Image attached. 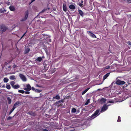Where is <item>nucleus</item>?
I'll list each match as a JSON object with an SVG mask.
<instances>
[{"label": "nucleus", "instance_id": "nucleus-1", "mask_svg": "<svg viewBox=\"0 0 131 131\" xmlns=\"http://www.w3.org/2000/svg\"><path fill=\"white\" fill-rule=\"evenodd\" d=\"M100 110H96L95 112L90 117V118L91 119H93L96 117L97 116H98L100 114Z\"/></svg>", "mask_w": 131, "mask_h": 131}, {"label": "nucleus", "instance_id": "nucleus-2", "mask_svg": "<svg viewBox=\"0 0 131 131\" xmlns=\"http://www.w3.org/2000/svg\"><path fill=\"white\" fill-rule=\"evenodd\" d=\"M111 105V104L107 105L106 104H104L103 106L101 108L100 112L102 113L106 111L107 109L108 106Z\"/></svg>", "mask_w": 131, "mask_h": 131}, {"label": "nucleus", "instance_id": "nucleus-3", "mask_svg": "<svg viewBox=\"0 0 131 131\" xmlns=\"http://www.w3.org/2000/svg\"><path fill=\"white\" fill-rule=\"evenodd\" d=\"M23 89L26 91H29L31 89L30 85L29 84H25L24 85Z\"/></svg>", "mask_w": 131, "mask_h": 131}, {"label": "nucleus", "instance_id": "nucleus-4", "mask_svg": "<svg viewBox=\"0 0 131 131\" xmlns=\"http://www.w3.org/2000/svg\"><path fill=\"white\" fill-rule=\"evenodd\" d=\"M28 15V11L26 12L25 13V17L20 20L21 21H23L26 20L27 18Z\"/></svg>", "mask_w": 131, "mask_h": 131}, {"label": "nucleus", "instance_id": "nucleus-5", "mask_svg": "<svg viewBox=\"0 0 131 131\" xmlns=\"http://www.w3.org/2000/svg\"><path fill=\"white\" fill-rule=\"evenodd\" d=\"M125 82L123 81H122L118 79L116 82V83L118 85H123L125 84Z\"/></svg>", "mask_w": 131, "mask_h": 131}, {"label": "nucleus", "instance_id": "nucleus-6", "mask_svg": "<svg viewBox=\"0 0 131 131\" xmlns=\"http://www.w3.org/2000/svg\"><path fill=\"white\" fill-rule=\"evenodd\" d=\"M7 29L6 27L3 25H2L0 26V30L2 31H4Z\"/></svg>", "mask_w": 131, "mask_h": 131}, {"label": "nucleus", "instance_id": "nucleus-7", "mask_svg": "<svg viewBox=\"0 0 131 131\" xmlns=\"http://www.w3.org/2000/svg\"><path fill=\"white\" fill-rule=\"evenodd\" d=\"M19 77L23 81H26L27 80L26 79L25 77L23 74H19Z\"/></svg>", "mask_w": 131, "mask_h": 131}, {"label": "nucleus", "instance_id": "nucleus-8", "mask_svg": "<svg viewBox=\"0 0 131 131\" xmlns=\"http://www.w3.org/2000/svg\"><path fill=\"white\" fill-rule=\"evenodd\" d=\"M43 58V57H39L36 60V61L37 62H40L42 60V58Z\"/></svg>", "mask_w": 131, "mask_h": 131}, {"label": "nucleus", "instance_id": "nucleus-9", "mask_svg": "<svg viewBox=\"0 0 131 131\" xmlns=\"http://www.w3.org/2000/svg\"><path fill=\"white\" fill-rule=\"evenodd\" d=\"M9 79L11 80H15L16 79L15 76L14 75H12L9 76Z\"/></svg>", "mask_w": 131, "mask_h": 131}, {"label": "nucleus", "instance_id": "nucleus-10", "mask_svg": "<svg viewBox=\"0 0 131 131\" xmlns=\"http://www.w3.org/2000/svg\"><path fill=\"white\" fill-rule=\"evenodd\" d=\"M10 10L11 11H14L15 10V8L13 6H10L9 7Z\"/></svg>", "mask_w": 131, "mask_h": 131}, {"label": "nucleus", "instance_id": "nucleus-11", "mask_svg": "<svg viewBox=\"0 0 131 131\" xmlns=\"http://www.w3.org/2000/svg\"><path fill=\"white\" fill-rule=\"evenodd\" d=\"M110 74V73H106L105 75L103 77V79L104 80H105L106 79L107 77H108V76Z\"/></svg>", "mask_w": 131, "mask_h": 131}, {"label": "nucleus", "instance_id": "nucleus-12", "mask_svg": "<svg viewBox=\"0 0 131 131\" xmlns=\"http://www.w3.org/2000/svg\"><path fill=\"white\" fill-rule=\"evenodd\" d=\"M20 102H16L14 105L13 107L14 108H15L20 103Z\"/></svg>", "mask_w": 131, "mask_h": 131}, {"label": "nucleus", "instance_id": "nucleus-13", "mask_svg": "<svg viewBox=\"0 0 131 131\" xmlns=\"http://www.w3.org/2000/svg\"><path fill=\"white\" fill-rule=\"evenodd\" d=\"M69 8L71 9H75V6L73 5H71L69 6Z\"/></svg>", "mask_w": 131, "mask_h": 131}, {"label": "nucleus", "instance_id": "nucleus-14", "mask_svg": "<svg viewBox=\"0 0 131 131\" xmlns=\"http://www.w3.org/2000/svg\"><path fill=\"white\" fill-rule=\"evenodd\" d=\"M20 87L19 85L18 84H16L14 85L13 88L15 89H17Z\"/></svg>", "mask_w": 131, "mask_h": 131}, {"label": "nucleus", "instance_id": "nucleus-15", "mask_svg": "<svg viewBox=\"0 0 131 131\" xmlns=\"http://www.w3.org/2000/svg\"><path fill=\"white\" fill-rule=\"evenodd\" d=\"M106 101V99L104 98H102L100 100V102L102 103H104Z\"/></svg>", "mask_w": 131, "mask_h": 131}, {"label": "nucleus", "instance_id": "nucleus-16", "mask_svg": "<svg viewBox=\"0 0 131 131\" xmlns=\"http://www.w3.org/2000/svg\"><path fill=\"white\" fill-rule=\"evenodd\" d=\"M78 12L79 14L81 16H83L84 13L81 10H79Z\"/></svg>", "mask_w": 131, "mask_h": 131}, {"label": "nucleus", "instance_id": "nucleus-17", "mask_svg": "<svg viewBox=\"0 0 131 131\" xmlns=\"http://www.w3.org/2000/svg\"><path fill=\"white\" fill-rule=\"evenodd\" d=\"M63 10L65 12L67 10L66 5L65 4H63Z\"/></svg>", "mask_w": 131, "mask_h": 131}, {"label": "nucleus", "instance_id": "nucleus-18", "mask_svg": "<svg viewBox=\"0 0 131 131\" xmlns=\"http://www.w3.org/2000/svg\"><path fill=\"white\" fill-rule=\"evenodd\" d=\"M7 99L8 104H11L12 102V100L9 97H7Z\"/></svg>", "mask_w": 131, "mask_h": 131}, {"label": "nucleus", "instance_id": "nucleus-19", "mask_svg": "<svg viewBox=\"0 0 131 131\" xmlns=\"http://www.w3.org/2000/svg\"><path fill=\"white\" fill-rule=\"evenodd\" d=\"M89 32L90 33V35L91 36L94 38H96V36L94 34L92 33L90 31H89Z\"/></svg>", "mask_w": 131, "mask_h": 131}, {"label": "nucleus", "instance_id": "nucleus-20", "mask_svg": "<svg viewBox=\"0 0 131 131\" xmlns=\"http://www.w3.org/2000/svg\"><path fill=\"white\" fill-rule=\"evenodd\" d=\"M10 84L13 88L14 86V84H15V83L14 81H12L10 82Z\"/></svg>", "mask_w": 131, "mask_h": 131}, {"label": "nucleus", "instance_id": "nucleus-21", "mask_svg": "<svg viewBox=\"0 0 131 131\" xmlns=\"http://www.w3.org/2000/svg\"><path fill=\"white\" fill-rule=\"evenodd\" d=\"M6 88L8 90H9L10 89V85L8 83L6 84Z\"/></svg>", "mask_w": 131, "mask_h": 131}, {"label": "nucleus", "instance_id": "nucleus-22", "mask_svg": "<svg viewBox=\"0 0 131 131\" xmlns=\"http://www.w3.org/2000/svg\"><path fill=\"white\" fill-rule=\"evenodd\" d=\"M9 79L7 78H5L4 79V81L5 83H7Z\"/></svg>", "mask_w": 131, "mask_h": 131}, {"label": "nucleus", "instance_id": "nucleus-23", "mask_svg": "<svg viewBox=\"0 0 131 131\" xmlns=\"http://www.w3.org/2000/svg\"><path fill=\"white\" fill-rule=\"evenodd\" d=\"M90 88H88L86 89H85L84 91L82 93V95H83Z\"/></svg>", "mask_w": 131, "mask_h": 131}, {"label": "nucleus", "instance_id": "nucleus-24", "mask_svg": "<svg viewBox=\"0 0 131 131\" xmlns=\"http://www.w3.org/2000/svg\"><path fill=\"white\" fill-rule=\"evenodd\" d=\"M6 10L5 9H0V13H2L5 12Z\"/></svg>", "mask_w": 131, "mask_h": 131}, {"label": "nucleus", "instance_id": "nucleus-25", "mask_svg": "<svg viewBox=\"0 0 131 131\" xmlns=\"http://www.w3.org/2000/svg\"><path fill=\"white\" fill-rule=\"evenodd\" d=\"M42 91L41 90L36 89L35 92H36L39 93L41 92Z\"/></svg>", "mask_w": 131, "mask_h": 131}, {"label": "nucleus", "instance_id": "nucleus-26", "mask_svg": "<svg viewBox=\"0 0 131 131\" xmlns=\"http://www.w3.org/2000/svg\"><path fill=\"white\" fill-rule=\"evenodd\" d=\"M18 92L22 94L24 93L25 92V91H24L22 90H19Z\"/></svg>", "mask_w": 131, "mask_h": 131}, {"label": "nucleus", "instance_id": "nucleus-27", "mask_svg": "<svg viewBox=\"0 0 131 131\" xmlns=\"http://www.w3.org/2000/svg\"><path fill=\"white\" fill-rule=\"evenodd\" d=\"M53 98L57 99L58 100H59L60 99V97L59 95H57Z\"/></svg>", "mask_w": 131, "mask_h": 131}, {"label": "nucleus", "instance_id": "nucleus-28", "mask_svg": "<svg viewBox=\"0 0 131 131\" xmlns=\"http://www.w3.org/2000/svg\"><path fill=\"white\" fill-rule=\"evenodd\" d=\"M114 102V101L112 100H109L107 102V103H113Z\"/></svg>", "mask_w": 131, "mask_h": 131}, {"label": "nucleus", "instance_id": "nucleus-29", "mask_svg": "<svg viewBox=\"0 0 131 131\" xmlns=\"http://www.w3.org/2000/svg\"><path fill=\"white\" fill-rule=\"evenodd\" d=\"M76 110L75 108H73L72 109L71 111L72 113H74L76 112Z\"/></svg>", "mask_w": 131, "mask_h": 131}, {"label": "nucleus", "instance_id": "nucleus-30", "mask_svg": "<svg viewBox=\"0 0 131 131\" xmlns=\"http://www.w3.org/2000/svg\"><path fill=\"white\" fill-rule=\"evenodd\" d=\"M121 121V118L120 116H118V119L117 120L118 122H120Z\"/></svg>", "mask_w": 131, "mask_h": 131}, {"label": "nucleus", "instance_id": "nucleus-31", "mask_svg": "<svg viewBox=\"0 0 131 131\" xmlns=\"http://www.w3.org/2000/svg\"><path fill=\"white\" fill-rule=\"evenodd\" d=\"M15 109V108H14V107H13L10 111L9 114H10L11 113L13 112V111Z\"/></svg>", "mask_w": 131, "mask_h": 131}, {"label": "nucleus", "instance_id": "nucleus-32", "mask_svg": "<svg viewBox=\"0 0 131 131\" xmlns=\"http://www.w3.org/2000/svg\"><path fill=\"white\" fill-rule=\"evenodd\" d=\"M90 103V100H88L85 103V105H86L88 104V103Z\"/></svg>", "mask_w": 131, "mask_h": 131}, {"label": "nucleus", "instance_id": "nucleus-33", "mask_svg": "<svg viewBox=\"0 0 131 131\" xmlns=\"http://www.w3.org/2000/svg\"><path fill=\"white\" fill-rule=\"evenodd\" d=\"M5 3L8 5H9L10 4V3L8 1L6 2Z\"/></svg>", "mask_w": 131, "mask_h": 131}, {"label": "nucleus", "instance_id": "nucleus-34", "mask_svg": "<svg viewBox=\"0 0 131 131\" xmlns=\"http://www.w3.org/2000/svg\"><path fill=\"white\" fill-rule=\"evenodd\" d=\"M29 50H30V49H29V48H27V49L26 50V51H25L26 52V53L28 52L29 51Z\"/></svg>", "mask_w": 131, "mask_h": 131}, {"label": "nucleus", "instance_id": "nucleus-35", "mask_svg": "<svg viewBox=\"0 0 131 131\" xmlns=\"http://www.w3.org/2000/svg\"><path fill=\"white\" fill-rule=\"evenodd\" d=\"M12 118V117H10V116H9V117L7 119L8 120H10V119H11Z\"/></svg>", "mask_w": 131, "mask_h": 131}, {"label": "nucleus", "instance_id": "nucleus-36", "mask_svg": "<svg viewBox=\"0 0 131 131\" xmlns=\"http://www.w3.org/2000/svg\"><path fill=\"white\" fill-rule=\"evenodd\" d=\"M79 5L80 7H82L83 5V4L80 2L79 3Z\"/></svg>", "mask_w": 131, "mask_h": 131}, {"label": "nucleus", "instance_id": "nucleus-37", "mask_svg": "<svg viewBox=\"0 0 131 131\" xmlns=\"http://www.w3.org/2000/svg\"><path fill=\"white\" fill-rule=\"evenodd\" d=\"M31 89L32 90H33V91H35L36 89H35L34 87H32Z\"/></svg>", "mask_w": 131, "mask_h": 131}, {"label": "nucleus", "instance_id": "nucleus-38", "mask_svg": "<svg viewBox=\"0 0 131 131\" xmlns=\"http://www.w3.org/2000/svg\"><path fill=\"white\" fill-rule=\"evenodd\" d=\"M127 43L128 45H130V47H131V43L130 41H128L127 42Z\"/></svg>", "mask_w": 131, "mask_h": 131}, {"label": "nucleus", "instance_id": "nucleus-39", "mask_svg": "<svg viewBox=\"0 0 131 131\" xmlns=\"http://www.w3.org/2000/svg\"><path fill=\"white\" fill-rule=\"evenodd\" d=\"M24 93L26 94H29L30 93V92L28 91H25Z\"/></svg>", "mask_w": 131, "mask_h": 131}, {"label": "nucleus", "instance_id": "nucleus-40", "mask_svg": "<svg viewBox=\"0 0 131 131\" xmlns=\"http://www.w3.org/2000/svg\"><path fill=\"white\" fill-rule=\"evenodd\" d=\"M26 33V32H25V33L22 36V37H21V38H20V39H22L23 37L25 35V34Z\"/></svg>", "mask_w": 131, "mask_h": 131}, {"label": "nucleus", "instance_id": "nucleus-41", "mask_svg": "<svg viewBox=\"0 0 131 131\" xmlns=\"http://www.w3.org/2000/svg\"><path fill=\"white\" fill-rule=\"evenodd\" d=\"M16 67H17V66L15 64H14V65L13 66V68H15Z\"/></svg>", "mask_w": 131, "mask_h": 131}, {"label": "nucleus", "instance_id": "nucleus-42", "mask_svg": "<svg viewBox=\"0 0 131 131\" xmlns=\"http://www.w3.org/2000/svg\"><path fill=\"white\" fill-rule=\"evenodd\" d=\"M105 68L106 69H109L110 68V66H106L105 67Z\"/></svg>", "mask_w": 131, "mask_h": 131}, {"label": "nucleus", "instance_id": "nucleus-43", "mask_svg": "<svg viewBox=\"0 0 131 131\" xmlns=\"http://www.w3.org/2000/svg\"><path fill=\"white\" fill-rule=\"evenodd\" d=\"M36 86L37 87H41V86H39V85L38 84H36Z\"/></svg>", "mask_w": 131, "mask_h": 131}, {"label": "nucleus", "instance_id": "nucleus-44", "mask_svg": "<svg viewBox=\"0 0 131 131\" xmlns=\"http://www.w3.org/2000/svg\"><path fill=\"white\" fill-rule=\"evenodd\" d=\"M43 131H48L46 129H44L43 130Z\"/></svg>", "mask_w": 131, "mask_h": 131}, {"label": "nucleus", "instance_id": "nucleus-45", "mask_svg": "<svg viewBox=\"0 0 131 131\" xmlns=\"http://www.w3.org/2000/svg\"><path fill=\"white\" fill-rule=\"evenodd\" d=\"M46 10V9H44L42 11V12H44L45 10Z\"/></svg>", "mask_w": 131, "mask_h": 131}, {"label": "nucleus", "instance_id": "nucleus-46", "mask_svg": "<svg viewBox=\"0 0 131 131\" xmlns=\"http://www.w3.org/2000/svg\"><path fill=\"white\" fill-rule=\"evenodd\" d=\"M80 3H81L83 4V1H82L81 2H80Z\"/></svg>", "mask_w": 131, "mask_h": 131}, {"label": "nucleus", "instance_id": "nucleus-47", "mask_svg": "<svg viewBox=\"0 0 131 131\" xmlns=\"http://www.w3.org/2000/svg\"><path fill=\"white\" fill-rule=\"evenodd\" d=\"M35 1V0H31V3L33 2L34 1Z\"/></svg>", "mask_w": 131, "mask_h": 131}, {"label": "nucleus", "instance_id": "nucleus-48", "mask_svg": "<svg viewBox=\"0 0 131 131\" xmlns=\"http://www.w3.org/2000/svg\"><path fill=\"white\" fill-rule=\"evenodd\" d=\"M62 101V100H60L59 101V102H61V101Z\"/></svg>", "mask_w": 131, "mask_h": 131}, {"label": "nucleus", "instance_id": "nucleus-49", "mask_svg": "<svg viewBox=\"0 0 131 131\" xmlns=\"http://www.w3.org/2000/svg\"><path fill=\"white\" fill-rule=\"evenodd\" d=\"M2 87H3V88H5V86H3H3H2Z\"/></svg>", "mask_w": 131, "mask_h": 131}, {"label": "nucleus", "instance_id": "nucleus-50", "mask_svg": "<svg viewBox=\"0 0 131 131\" xmlns=\"http://www.w3.org/2000/svg\"><path fill=\"white\" fill-rule=\"evenodd\" d=\"M84 126H85V127H86V125H84Z\"/></svg>", "mask_w": 131, "mask_h": 131}, {"label": "nucleus", "instance_id": "nucleus-51", "mask_svg": "<svg viewBox=\"0 0 131 131\" xmlns=\"http://www.w3.org/2000/svg\"><path fill=\"white\" fill-rule=\"evenodd\" d=\"M49 42H50L51 41V40H49Z\"/></svg>", "mask_w": 131, "mask_h": 131}, {"label": "nucleus", "instance_id": "nucleus-52", "mask_svg": "<svg viewBox=\"0 0 131 131\" xmlns=\"http://www.w3.org/2000/svg\"><path fill=\"white\" fill-rule=\"evenodd\" d=\"M129 2V3H131V2Z\"/></svg>", "mask_w": 131, "mask_h": 131}, {"label": "nucleus", "instance_id": "nucleus-53", "mask_svg": "<svg viewBox=\"0 0 131 131\" xmlns=\"http://www.w3.org/2000/svg\"><path fill=\"white\" fill-rule=\"evenodd\" d=\"M73 131V130H72V131Z\"/></svg>", "mask_w": 131, "mask_h": 131}]
</instances>
